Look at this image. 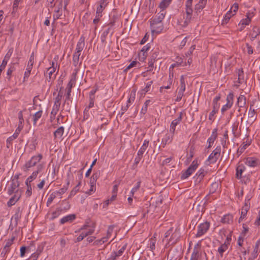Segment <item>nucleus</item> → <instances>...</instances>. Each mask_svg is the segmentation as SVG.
Listing matches in <instances>:
<instances>
[{"label":"nucleus","instance_id":"obj_1","mask_svg":"<svg viewBox=\"0 0 260 260\" xmlns=\"http://www.w3.org/2000/svg\"><path fill=\"white\" fill-rule=\"evenodd\" d=\"M193 0H186L185 2L186 16L184 17V20L181 22L180 25L183 27H186L191 22L192 14V3Z\"/></svg>","mask_w":260,"mask_h":260},{"label":"nucleus","instance_id":"obj_2","mask_svg":"<svg viewBox=\"0 0 260 260\" xmlns=\"http://www.w3.org/2000/svg\"><path fill=\"white\" fill-rule=\"evenodd\" d=\"M43 156L41 154L32 156L29 160L27 161L22 166L23 171L26 172L30 170V168L35 167L42 159Z\"/></svg>","mask_w":260,"mask_h":260},{"label":"nucleus","instance_id":"obj_3","mask_svg":"<svg viewBox=\"0 0 260 260\" xmlns=\"http://www.w3.org/2000/svg\"><path fill=\"white\" fill-rule=\"evenodd\" d=\"M221 152L220 146H217L216 148L209 155L205 163L207 165L215 164L218 160Z\"/></svg>","mask_w":260,"mask_h":260},{"label":"nucleus","instance_id":"obj_4","mask_svg":"<svg viewBox=\"0 0 260 260\" xmlns=\"http://www.w3.org/2000/svg\"><path fill=\"white\" fill-rule=\"evenodd\" d=\"M210 227V223L206 221L199 224L197 227V232L196 234L197 238H199L206 234Z\"/></svg>","mask_w":260,"mask_h":260},{"label":"nucleus","instance_id":"obj_5","mask_svg":"<svg viewBox=\"0 0 260 260\" xmlns=\"http://www.w3.org/2000/svg\"><path fill=\"white\" fill-rule=\"evenodd\" d=\"M254 15V13L250 11L246 13V18L242 19L239 23V26L240 27V31H242L246 26L250 24L251 20Z\"/></svg>","mask_w":260,"mask_h":260},{"label":"nucleus","instance_id":"obj_6","mask_svg":"<svg viewBox=\"0 0 260 260\" xmlns=\"http://www.w3.org/2000/svg\"><path fill=\"white\" fill-rule=\"evenodd\" d=\"M149 21L152 34H159L162 30L164 26L162 22H153L151 19Z\"/></svg>","mask_w":260,"mask_h":260},{"label":"nucleus","instance_id":"obj_7","mask_svg":"<svg viewBox=\"0 0 260 260\" xmlns=\"http://www.w3.org/2000/svg\"><path fill=\"white\" fill-rule=\"evenodd\" d=\"M245 164L249 167L254 168L260 166V159L255 157H249L246 158Z\"/></svg>","mask_w":260,"mask_h":260},{"label":"nucleus","instance_id":"obj_8","mask_svg":"<svg viewBox=\"0 0 260 260\" xmlns=\"http://www.w3.org/2000/svg\"><path fill=\"white\" fill-rule=\"evenodd\" d=\"M14 240V238L13 237L10 239L6 240L5 245L1 252V256L2 257H5L10 251V247L13 244Z\"/></svg>","mask_w":260,"mask_h":260},{"label":"nucleus","instance_id":"obj_9","mask_svg":"<svg viewBox=\"0 0 260 260\" xmlns=\"http://www.w3.org/2000/svg\"><path fill=\"white\" fill-rule=\"evenodd\" d=\"M85 47V38L83 36H81L76 47V49L75 52L73 54H78V55H81V52L83 50Z\"/></svg>","mask_w":260,"mask_h":260},{"label":"nucleus","instance_id":"obj_10","mask_svg":"<svg viewBox=\"0 0 260 260\" xmlns=\"http://www.w3.org/2000/svg\"><path fill=\"white\" fill-rule=\"evenodd\" d=\"M75 84V83H74L69 82L67 86V92L66 93V100L64 101V103L68 106L67 110H68V111H70V110L69 101L71 100L70 96H71V93L72 91V88Z\"/></svg>","mask_w":260,"mask_h":260},{"label":"nucleus","instance_id":"obj_11","mask_svg":"<svg viewBox=\"0 0 260 260\" xmlns=\"http://www.w3.org/2000/svg\"><path fill=\"white\" fill-rule=\"evenodd\" d=\"M19 181L16 179H12L10 186L8 188V193L9 195L12 194L14 192H17V188L19 186Z\"/></svg>","mask_w":260,"mask_h":260},{"label":"nucleus","instance_id":"obj_12","mask_svg":"<svg viewBox=\"0 0 260 260\" xmlns=\"http://www.w3.org/2000/svg\"><path fill=\"white\" fill-rule=\"evenodd\" d=\"M54 64L55 62L52 61L51 66L48 68L47 69L46 75L47 76V80L48 81V82H50L54 80L56 77L55 75H53L56 70V68L54 67Z\"/></svg>","mask_w":260,"mask_h":260},{"label":"nucleus","instance_id":"obj_13","mask_svg":"<svg viewBox=\"0 0 260 260\" xmlns=\"http://www.w3.org/2000/svg\"><path fill=\"white\" fill-rule=\"evenodd\" d=\"M182 115H183L182 112H180L179 113V115H178V117L172 121V122L170 124V130H169L170 133H175L176 126L179 123H180L182 120Z\"/></svg>","mask_w":260,"mask_h":260},{"label":"nucleus","instance_id":"obj_14","mask_svg":"<svg viewBox=\"0 0 260 260\" xmlns=\"http://www.w3.org/2000/svg\"><path fill=\"white\" fill-rule=\"evenodd\" d=\"M217 137V129L216 128H214L213 129L211 135L208 139L207 141V149H209L211 147L212 145L213 144L215 140L216 139Z\"/></svg>","mask_w":260,"mask_h":260},{"label":"nucleus","instance_id":"obj_15","mask_svg":"<svg viewBox=\"0 0 260 260\" xmlns=\"http://www.w3.org/2000/svg\"><path fill=\"white\" fill-rule=\"evenodd\" d=\"M174 133H170L166 134L164 138L161 140V145L162 147H165L166 145L171 143L173 140Z\"/></svg>","mask_w":260,"mask_h":260},{"label":"nucleus","instance_id":"obj_16","mask_svg":"<svg viewBox=\"0 0 260 260\" xmlns=\"http://www.w3.org/2000/svg\"><path fill=\"white\" fill-rule=\"evenodd\" d=\"M229 243L224 242V243L221 244L217 249L218 254L217 256L222 257L223 256V253L225 252L228 249Z\"/></svg>","mask_w":260,"mask_h":260},{"label":"nucleus","instance_id":"obj_17","mask_svg":"<svg viewBox=\"0 0 260 260\" xmlns=\"http://www.w3.org/2000/svg\"><path fill=\"white\" fill-rule=\"evenodd\" d=\"M76 215L75 214H69L63 217L60 219V223L63 224L66 223H71L76 219Z\"/></svg>","mask_w":260,"mask_h":260},{"label":"nucleus","instance_id":"obj_18","mask_svg":"<svg viewBox=\"0 0 260 260\" xmlns=\"http://www.w3.org/2000/svg\"><path fill=\"white\" fill-rule=\"evenodd\" d=\"M180 237L179 233L178 231H173L171 237L169 239H167L168 243H171V244H175L178 241Z\"/></svg>","mask_w":260,"mask_h":260},{"label":"nucleus","instance_id":"obj_19","mask_svg":"<svg viewBox=\"0 0 260 260\" xmlns=\"http://www.w3.org/2000/svg\"><path fill=\"white\" fill-rule=\"evenodd\" d=\"M243 141V143L238 149V152L240 154L242 153L247 147L251 144L252 141L251 139L249 138H247L246 140L244 139Z\"/></svg>","mask_w":260,"mask_h":260},{"label":"nucleus","instance_id":"obj_20","mask_svg":"<svg viewBox=\"0 0 260 260\" xmlns=\"http://www.w3.org/2000/svg\"><path fill=\"white\" fill-rule=\"evenodd\" d=\"M207 0H199L195 5L194 11L196 13H200L206 7Z\"/></svg>","mask_w":260,"mask_h":260},{"label":"nucleus","instance_id":"obj_21","mask_svg":"<svg viewBox=\"0 0 260 260\" xmlns=\"http://www.w3.org/2000/svg\"><path fill=\"white\" fill-rule=\"evenodd\" d=\"M246 170V167L242 164H238L236 168V177L239 179L242 177V173Z\"/></svg>","mask_w":260,"mask_h":260},{"label":"nucleus","instance_id":"obj_22","mask_svg":"<svg viewBox=\"0 0 260 260\" xmlns=\"http://www.w3.org/2000/svg\"><path fill=\"white\" fill-rule=\"evenodd\" d=\"M64 133V127L61 126L58 127L53 133L54 139L62 140Z\"/></svg>","mask_w":260,"mask_h":260},{"label":"nucleus","instance_id":"obj_23","mask_svg":"<svg viewBox=\"0 0 260 260\" xmlns=\"http://www.w3.org/2000/svg\"><path fill=\"white\" fill-rule=\"evenodd\" d=\"M80 55H78V54H73V64L75 67V68H80L83 58H80Z\"/></svg>","mask_w":260,"mask_h":260},{"label":"nucleus","instance_id":"obj_24","mask_svg":"<svg viewBox=\"0 0 260 260\" xmlns=\"http://www.w3.org/2000/svg\"><path fill=\"white\" fill-rule=\"evenodd\" d=\"M111 30V35H112L114 33L113 28H111V27L108 26L106 29L103 31V32L101 34L100 38L102 42L104 43L105 42H106L107 36Z\"/></svg>","mask_w":260,"mask_h":260},{"label":"nucleus","instance_id":"obj_25","mask_svg":"<svg viewBox=\"0 0 260 260\" xmlns=\"http://www.w3.org/2000/svg\"><path fill=\"white\" fill-rule=\"evenodd\" d=\"M166 15V11L160 10V11L157 14L155 17L154 19H151V20H153V22H162V21L164 19Z\"/></svg>","mask_w":260,"mask_h":260},{"label":"nucleus","instance_id":"obj_26","mask_svg":"<svg viewBox=\"0 0 260 260\" xmlns=\"http://www.w3.org/2000/svg\"><path fill=\"white\" fill-rule=\"evenodd\" d=\"M43 168V165L42 164H39L37 167V170L35 171H34L32 173L31 175L28 177V179H29L31 181L32 180H34V179H35L37 178L38 174L42 170Z\"/></svg>","mask_w":260,"mask_h":260},{"label":"nucleus","instance_id":"obj_27","mask_svg":"<svg viewBox=\"0 0 260 260\" xmlns=\"http://www.w3.org/2000/svg\"><path fill=\"white\" fill-rule=\"evenodd\" d=\"M246 103V99L244 95H240L237 99L236 105L240 108H243L245 106Z\"/></svg>","mask_w":260,"mask_h":260},{"label":"nucleus","instance_id":"obj_28","mask_svg":"<svg viewBox=\"0 0 260 260\" xmlns=\"http://www.w3.org/2000/svg\"><path fill=\"white\" fill-rule=\"evenodd\" d=\"M109 3L108 0H100L99 2V5L97 7L96 12L102 13L105 8L107 7Z\"/></svg>","mask_w":260,"mask_h":260},{"label":"nucleus","instance_id":"obj_29","mask_svg":"<svg viewBox=\"0 0 260 260\" xmlns=\"http://www.w3.org/2000/svg\"><path fill=\"white\" fill-rule=\"evenodd\" d=\"M173 0H161L160 2L158 8L162 10L165 11L168 8L172 3Z\"/></svg>","mask_w":260,"mask_h":260},{"label":"nucleus","instance_id":"obj_30","mask_svg":"<svg viewBox=\"0 0 260 260\" xmlns=\"http://www.w3.org/2000/svg\"><path fill=\"white\" fill-rule=\"evenodd\" d=\"M233 216L232 214L224 215L221 219V222L223 223L230 224L233 222Z\"/></svg>","mask_w":260,"mask_h":260},{"label":"nucleus","instance_id":"obj_31","mask_svg":"<svg viewBox=\"0 0 260 260\" xmlns=\"http://www.w3.org/2000/svg\"><path fill=\"white\" fill-rule=\"evenodd\" d=\"M234 15L233 14L232 11H231V10L228 11L223 17V18L222 20L221 24L225 25L227 24L229 22L231 18Z\"/></svg>","mask_w":260,"mask_h":260},{"label":"nucleus","instance_id":"obj_32","mask_svg":"<svg viewBox=\"0 0 260 260\" xmlns=\"http://www.w3.org/2000/svg\"><path fill=\"white\" fill-rule=\"evenodd\" d=\"M182 63L183 59L181 58H179L177 61L170 66L169 68V72L173 73L172 71L174 68L184 66V65L182 64Z\"/></svg>","mask_w":260,"mask_h":260},{"label":"nucleus","instance_id":"obj_33","mask_svg":"<svg viewBox=\"0 0 260 260\" xmlns=\"http://www.w3.org/2000/svg\"><path fill=\"white\" fill-rule=\"evenodd\" d=\"M100 176V171L94 172L90 179V184H96V182Z\"/></svg>","mask_w":260,"mask_h":260},{"label":"nucleus","instance_id":"obj_34","mask_svg":"<svg viewBox=\"0 0 260 260\" xmlns=\"http://www.w3.org/2000/svg\"><path fill=\"white\" fill-rule=\"evenodd\" d=\"M193 172L191 171L190 168H187L184 171H182L181 175V179L182 180L186 179L188 178Z\"/></svg>","mask_w":260,"mask_h":260},{"label":"nucleus","instance_id":"obj_35","mask_svg":"<svg viewBox=\"0 0 260 260\" xmlns=\"http://www.w3.org/2000/svg\"><path fill=\"white\" fill-rule=\"evenodd\" d=\"M20 196H17L16 194L14 195L12 198L10 199L9 201L7 202V205L8 207H11L14 205L16 202L19 200Z\"/></svg>","mask_w":260,"mask_h":260},{"label":"nucleus","instance_id":"obj_36","mask_svg":"<svg viewBox=\"0 0 260 260\" xmlns=\"http://www.w3.org/2000/svg\"><path fill=\"white\" fill-rule=\"evenodd\" d=\"M239 122H236L233 123L232 126V133L235 138H238L240 136V134L238 133V127Z\"/></svg>","mask_w":260,"mask_h":260},{"label":"nucleus","instance_id":"obj_37","mask_svg":"<svg viewBox=\"0 0 260 260\" xmlns=\"http://www.w3.org/2000/svg\"><path fill=\"white\" fill-rule=\"evenodd\" d=\"M180 84L178 89V91L184 92L186 89V85L184 81V78L183 75L180 77Z\"/></svg>","mask_w":260,"mask_h":260},{"label":"nucleus","instance_id":"obj_38","mask_svg":"<svg viewBox=\"0 0 260 260\" xmlns=\"http://www.w3.org/2000/svg\"><path fill=\"white\" fill-rule=\"evenodd\" d=\"M67 190V186H63L61 188L59 189L58 190H56L53 191L54 193H55V196L56 197H59V198H62V195L64 194Z\"/></svg>","mask_w":260,"mask_h":260},{"label":"nucleus","instance_id":"obj_39","mask_svg":"<svg viewBox=\"0 0 260 260\" xmlns=\"http://www.w3.org/2000/svg\"><path fill=\"white\" fill-rule=\"evenodd\" d=\"M156 241V240L155 239V237H152L149 239L148 248L152 251H153V250L155 249Z\"/></svg>","mask_w":260,"mask_h":260},{"label":"nucleus","instance_id":"obj_40","mask_svg":"<svg viewBox=\"0 0 260 260\" xmlns=\"http://www.w3.org/2000/svg\"><path fill=\"white\" fill-rule=\"evenodd\" d=\"M13 48H9L8 52H7L6 54L5 55L3 61L7 63L9 60L10 59V58H11V57L13 54Z\"/></svg>","mask_w":260,"mask_h":260},{"label":"nucleus","instance_id":"obj_41","mask_svg":"<svg viewBox=\"0 0 260 260\" xmlns=\"http://www.w3.org/2000/svg\"><path fill=\"white\" fill-rule=\"evenodd\" d=\"M150 102H151V101L150 100H147L145 102V103L141 109V110L140 111L141 114L144 115L146 113V112L147 111L148 106L149 104L150 103Z\"/></svg>","mask_w":260,"mask_h":260},{"label":"nucleus","instance_id":"obj_42","mask_svg":"<svg viewBox=\"0 0 260 260\" xmlns=\"http://www.w3.org/2000/svg\"><path fill=\"white\" fill-rule=\"evenodd\" d=\"M94 227L90 228L88 230L82 231L81 234L85 238L89 235H92L94 232Z\"/></svg>","mask_w":260,"mask_h":260},{"label":"nucleus","instance_id":"obj_43","mask_svg":"<svg viewBox=\"0 0 260 260\" xmlns=\"http://www.w3.org/2000/svg\"><path fill=\"white\" fill-rule=\"evenodd\" d=\"M234 93L232 92H230L226 96V103L233 106L234 102Z\"/></svg>","mask_w":260,"mask_h":260},{"label":"nucleus","instance_id":"obj_44","mask_svg":"<svg viewBox=\"0 0 260 260\" xmlns=\"http://www.w3.org/2000/svg\"><path fill=\"white\" fill-rule=\"evenodd\" d=\"M205 174V172L204 170L200 169L196 174V176H197V179L199 181H201L203 179Z\"/></svg>","mask_w":260,"mask_h":260},{"label":"nucleus","instance_id":"obj_45","mask_svg":"<svg viewBox=\"0 0 260 260\" xmlns=\"http://www.w3.org/2000/svg\"><path fill=\"white\" fill-rule=\"evenodd\" d=\"M42 115V111L40 110L36 112L32 116L34 124H36L37 121L41 117Z\"/></svg>","mask_w":260,"mask_h":260},{"label":"nucleus","instance_id":"obj_46","mask_svg":"<svg viewBox=\"0 0 260 260\" xmlns=\"http://www.w3.org/2000/svg\"><path fill=\"white\" fill-rule=\"evenodd\" d=\"M80 68H75V69L74 70V71L72 75V78L70 82L76 83V76L77 75L78 72L79 71Z\"/></svg>","mask_w":260,"mask_h":260},{"label":"nucleus","instance_id":"obj_47","mask_svg":"<svg viewBox=\"0 0 260 260\" xmlns=\"http://www.w3.org/2000/svg\"><path fill=\"white\" fill-rule=\"evenodd\" d=\"M238 81L239 84H242L244 82V73L242 69H239L238 71Z\"/></svg>","mask_w":260,"mask_h":260},{"label":"nucleus","instance_id":"obj_48","mask_svg":"<svg viewBox=\"0 0 260 260\" xmlns=\"http://www.w3.org/2000/svg\"><path fill=\"white\" fill-rule=\"evenodd\" d=\"M102 17V13L96 11L95 17L93 20V23L95 25V28H96V25L100 22L101 18Z\"/></svg>","mask_w":260,"mask_h":260},{"label":"nucleus","instance_id":"obj_49","mask_svg":"<svg viewBox=\"0 0 260 260\" xmlns=\"http://www.w3.org/2000/svg\"><path fill=\"white\" fill-rule=\"evenodd\" d=\"M61 212L62 209L59 208H57L55 211L52 213L51 219H54L55 218L58 217L61 214Z\"/></svg>","mask_w":260,"mask_h":260},{"label":"nucleus","instance_id":"obj_50","mask_svg":"<svg viewBox=\"0 0 260 260\" xmlns=\"http://www.w3.org/2000/svg\"><path fill=\"white\" fill-rule=\"evenodd\" d=\"M152 51V54L151 55V59L155 60L158 57L160 51L158 48L153 49Z\"/></svg>","mask_w":260,"mask_h":260},{"label":"nucleus","instance_id":"obj_51","mask_svg":"<svg viewBox=\"0 0 260 260\" xmlns=\"http://www.w3.org/2000/svg\"><path fill=\"white\" fill-rule=\"evenodd\" d=\"M15 70V68L13 66H10V67L8 69L7 71V78L8 80H10L11 78V75L13 72Z\"/></svg>","mask_w":260,"mask_h":260},{"label":"nucleus","instance_id":"obj_52","mask_svg":"<svg viewBox=\"0 0 260 260\" xmlns=\"http://www.w3.org/2000/svg\"><path fill=\"white\" fill-rule=\"evenodd\" d=\"M249 210L242 208L241 209V216L239 219V222L240 223L243 219L246 217L247 212Z\"/></svg>","mask_w":260,"mask_h":260},{"label":"nucleus","instance_id":"obj_53","mask_svg":"<svg viewBox=\"0 0 260 260\" xmlns=\"http://www.w3.org/2000/svg\"><path fill=\"white\" fill-rule=\"evenodd\" d=\"M32 69V68L29 67L27 66L26 71L24 72V74L23 81H25L26 80H27V79L28 78V77L30 76V72H31Z\"/></svg>","mask_w":260,"mask_h":260},{"label":"nucleus","instance_id":"obj_54","mask_svg":"<svg viewBox=\"0 0 260 260\" xmlns=\"http://www.w3.org/2000/svg\"><path fill=\"white\" fill-rule=\"evenodd\" d=\"M252 106H250L249 111L248 112V117L249 118H252L253 120H255L256 119V116H255V110L252 109Z\"/></svg>","mask_w":260,"mask_h":260},{"label":"nucleus","instance_id":"obj_55","mask_svg":"<svg viewBox=\"0 0 260 260\" xmlns=\"http://www.w3.org/2000/svg\"><path fill=\"white\" fill-rule=\"evenodd\" d=\"M135 96H136V91L133 90L131 91L127 101V103L128 104H131L133 103L135 99Z\"/></svg>","mask_w":260,"mask_h":260},{"label":"nucleus","instance_id":"obj_56","mask_svg":"<svg viewBox=\"0 0 260 260\" xmlns=\"http://www.w3.org/2000/svg\"><path fill=\"white\" fill-rule=\"evenodd\" d=\"M117 19V17L116 16L114 15L113 17H111L109 23L107 24V26L113 28V27L115 25Z\"/></svg>","mask_w":260,"mask_h":260},{"label":"nucleus","instance_id":"obj_57","mask_svg":"<svg viewBox=\"0 0 260 260\" xmlns=\"http://www.w3.org/2000/svg\"><path fill=\"white\" fill-rule=\"evenodd\" d=\"M56 198L55 196V193H54V192H52L49 196V198H48L46 205L47 207H49L51 204L52 203L53 200Z\"/></svg>","mask_w":260,"mask_h":260},{"label":"nucleus","instance_id":"obj_58","mask_svg":"<svg viewBox=\"0 0 260 260\" xmlns=\"http://www.w3.org/2000/svg\"><path fill=\"white\" fill-rule=\"evenodd\" d=\"M62 205H63L62 210H63L64 211H67L70 209L71 205L69 202H68L67 200L66 199L63 200L62 202Z\"/></svg>","mask_w":260,"mask_h":260},{"label":"nucleus","instance_id":"obj_59","mask_svg":"<svg viewBox=\"0 0 260 260\" xmlns=\"http://www.w3.org/2000/svg\"><path fill=\"white\" fill-rule=\"evenodd\" d=\"M140 183V182H138L136 185L132 189L130 192L131 196H133L134 193L139 189Z\"/></svg>","mask_w":260,"mask_h":260},{"label":"nucleus","instance_id":"obj_60","mask_svg":"<svg viewBox=\"0 0 260 260\" xmlns=\"http://www.w3.org/2000/svg\"><path fill=\"white\" fill-rule=\"evenodd\" d=\"M90 189L85 192V193L87 195H91L95 192L96 190L95 185L90 184Z\"/></svg>","mask_w":260,"mask_h":260},{"label":"nucleus","instance_id":"obj_61","mask_svg":"<svg viewBox=\"0 0 260 260\" xmlns=\"http://www.w3.org/2000/svg\"><path fill=\"white\" fill-rule=\"evenodd\" d=\"M198 167V161L197 160H194L188 167V168H190L191 171L194 172V171L197 169Z\"/></svg>","mask_w":260,"mask_h":260},{"label":"nucleus","instance_id":"obj_62","mask_svg":"<svg viewBox=\"0 0 260 260\" xmlns=\"http://www.w3.org/2000/svg\"><path fill=\"white\" fill-rule=\"evenodd\" d=\"M218 110L213 109L212 111L210 113L209 115V119L211 121H214L215 120L214 115L217 113Z\"/></svg>","mask_w":260,"mask_h":260},{"label":"nucleus","instance_id":"obj_63","mask_svg":"<svg viewBox=\"0 0 260 260\" xmlns=\"http://www.w3.org/2000/svg\"><path fill=\"white\" fill-rule=\"evenodd\" d=\"M23 125H19L18 127H17V128L16 129L15 133H14V134L12 135L13 137L15 139H16L20 131H21V129L23 128Z\"/></svg>","mask_w":260,"mask_h":260},{"label":"nucleus","instance_id":"obj_64","mask_svg":"<svg viewBox=\"0 0 260 260\" xmlns=\"http://www.w3.org/2000/svg\"><path fill=\"white\" fill-rule=\"evenodd\" d=\"M239 8V5L237 3H234L231 7L230 10H231L233 12V14L235 15L237 12Z\"/></svg>","mask_w":260,"mask_h":260}]
</instances>
